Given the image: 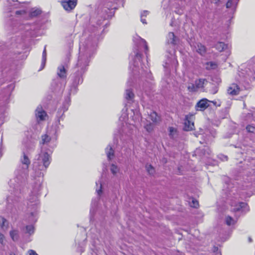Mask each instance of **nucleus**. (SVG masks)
Instances as JSON below:
<instances>
[{"instance_id":"nucleus-29","label":"nucleus","mask_w":255,"mask_h":255,"mask_svg":"<svg viewBox=\"0 0 255 255\" xmlns=\"http://www.w3.org/2000/svg\"><path fill=\"white\" fill-rule=\"evenodd\" d=\"M217 67V65L216 63L213 62H207L206 63V69L210 70V69H216Z\"/></svg>"},{"instance_id":"nucleus-35","label":"nucleus","mask_w":255,"mask_h":255,"mask_svg":"<svg viewBox=\"0 0 255 255\" xmlns=\"http://www.w3.org/2000/svg\"><path fill=\"white\" fill-rule=\"evenodd\" d=\"M149 13V12L148 11H146V10H145V11H143L141 13V21L143 23V24H146V22L145 21V19L144 18H143L144 17V14H148Z\"/></svg>"},{"instance_id":"nucleus-51","label":"nucleus","mask_w":255,"mask_h":255,"mask_svg":"<svg viewBox=\"0 0 255 255\" xmlns=\"http://www.w3.org/2000/svg\"><path fill=\"white\" fill-rule=\"evenodd\" d=\"M101 24V22H98V24L99 25H100Z\"/></svg>"},{"instance_id":"nucleus-10","label":"nucleus","mask_w":255,"mask_h":255,"mask_svg":"<svg viewBox=\"0 0 255 255\" xmlns=\"http://www.w3.org/2000/svg\"><path fill=\"white\" fill-rule=\"evenodd\" d=\"M141 57V55L138 52H135V60L134 61L133 67L132 68V70L133 71H135L136 70V67L139 66V63L141 65L140 63V59Z\"/></svg>"},{"instance_id":"nucleus-34","label":"nucleus","mask_w":255,"mask_h":255,"mask_svg":"<svg viewBox=\"0 0 255 255\" xmlns=\"http://www.w3.org/2000/svg\"><path fill=\"white\" fill-rule=\"evenodd\" d=\"M41 13V10L38 9H32L30 12V14L32 16H36Z\"/></svg>"},{"instance_id":"nucleus-55","label":"nucleus","mask_w":255,"mask_h":255,"mask_svg":"<svg viewBox=\"0 0 255 255\" xmlns=\"http://www.w3.org/2000/svg\"><path fill=\"white\" fill-rule=\"evenodd\" d=\"M147 14H144V17H146Z\"/></svg>"},{"instance_id":"nucleus-48","label":"nucleus","mask_w":255,"mask_h":255,"mask_svg":"<svg viewBox=\"0 0 255 255\" xmlns=\"http://www.w3.org/2000/svg\"><path fill=\"white\" fill-rule=\"evenodd\" d=\"M223 157H224V159H223V160H227V158H227V156H223Z\"/></svg>"},{"instance_id":"nucleus-38","label":"nucleus","mask_w":255,"mask_h":255,"mask_svg":"<svg viewBox=\"0 0 255 255\" xmlns=\"http://www.w3.org/2000/svg\"><path fill=\"white\" fill-rule=\"evenodd\" d=\"M98 184H99V185H100V189H96V192H97L98 195L99 196H100V194H101L102 193V190H101V189H102V184H101V182H99V183L97 182V183H96V185H97V186H98Z\"/></svg>"},{"instance_id":"nucleus-53","label":"nucleus","mask_w":255,"mask_h":255,"mask_svg":"<svg viewBox=\"0 0 255 255\" xmlns=\"http://www.w3.org/2000/svg\"><path fill=\"white\" fill-rule=\"evenodd\" d=\"M80 81H81L80 78H79V80H78V83H79L80 82Z\"/></svg>"},{"instance_id":"nucleus-17","label":"nucleus","mask_w":255,"mask_h":255,"mask_svg":"<svg viewBox=\"0 0 255 255\" xmlns=\"http://www.w3.org/2000/svg\"><path fill=\"white\" fill-rule=\"evenodd\" d=\"M106 152L107 155L108 159L110 160L114 157V151L112 147L109 145L106 149Z\"/></svg>"},{"instance_id":"nucleus-7","label":"nucleus","mask_w":255,"mask_h":255,"mask_svg":"<svg viewBox=\"0 0 255 255\" xmlns=\"http://www.w3.org/2000/svg\"><path fill=\"white\" fill-rule=\"evenodd\" d=\"M35 116L38 121H43L46 116V112L42 109L41 106L37 107L35 110Z\"/></svg>"},{"instance_id":"nucleus-6","label":"nucleus","mask_w":255,"mask_h":255,"mask_svg":"<svg viewBox=\"0 0 255 255\" xmlns=\"http://www.w3.org/2000/svg\"><path fill=\"white\" fill-rule=\"evenodd\" d=\"M193 50L196 51L201 55H203L206 53V48L205 46L200 43H195L191 45Z\"/></svg>"},{"instance_id":"nucleus-56","label":"nucleus","mask_w":255,"mask_h":255,"mask_svg":"<svg viewBox=\"0 0 255 255\" xmlns=\"http://www.w3.org/2000/svg\"><path fill=\"white\" fill-rule=\"evenodd\" d=\"M12 1H16L17 0H11Z\"/></svg>"},{"instance_id":"nucleus-18","label":"nucleus","mask_w":255,"mask_h":255,"mask_svg":"<svg viewBox=\"0 0 255 255\" xmlns=\"http://www.w3.org/2000/svg\"><path fill=\"white\" fill-rule=\"evenodd\" d=\"M134 95L131 89H127L126 90L125 98L127 100L131 101L133 99Z\"/></svg>"},{"instance_id":"nucleus-37","label":"nucleus","mask_w":255,"mask_h":255,"mask_svg":"<svg viewBox=\"0 0 255 255\" xmlns=\"http://www.w3.org/2000/svg\"><path fill=\"white\" fill-rule=\"evenodd\" d=\"M198 202L197 200L193 199L192 201V203L190 204V206L191 207H193L194 208H197L198 206Z\"/></svg>"},{"instance_id":"nucleus-14","label":"nucleus","mask_w":255,"mask_h":255,"mask_svg":"<svg viewBox=\"0 0 255 255\" xmlns=\"http://www.w3.org/2000/svg\"><path fill=\"white\" fill-rule=\"evenodd\" d=\"M57 75L61 78L66 77V70L63 65H60L58 67Z\"/></svg>"},{"instance_id":"nucleus-13","label":"nucleus","mask_w":255,"mask_h":255,"mask_svg":"<svg viewBox=\"0 0 255 255\" xmlns=\"http://www.w3.org/2000/svg\"><path fill=\"white\" fill-rule=\"evenodd\" d=\"M20 161L22 164L25 166L26 168H28L30 163V160L28 156L24 152L22 153V156L20 158Z\"/></svg>"},{"instance_id":"nucleus-44","label":"nucleus","mask_w":255,"mask_h":255,"mask_svg":"<svg viewBox=\"0 0 255 255\" xmlns=\"http://www.w3.org/2000/svg\"><path fill=\"white\" fill-rule=\"evenodd\" d=\"M25 11L24 10H17L16 11L15 13L16 14H22L25 13Z\"/></svg>"},{"instance_id":"nucleus-32","label":"nucleus","mask_w":255,"mask_h":255,"mask_svg":"<svg viewBox=\"0 0 255 255\" xmlns=\"http://www.w3.org/2000/svg\"><path fill=\"white\" fill-rule=\"evenodd\" d=\"M146 169L149 174L152 175L155 172L154 168L150 164H147L146 165Z\"/></svg>"},{"instance_id":"nucleus-4","label":"nucleus","mask_w":255,"mask_h":255,"mask_svg":"<svg viewBox=\"0 0 255 255\" xmlns=\"http://www.w3.org/2000/svg\"><path fill=\"white\" fill-rule=\"evenodd\" d=\"M210 101L207 99H203L200 100L196 105L195 108L197 111H204L209 106Z\"/></svg>"},{"instance_id":"nucleus-43","label":"nucleus","mask_w":255,"mask_h":255,"mask_svg":"<svg viewBox=\"0 0 255 255\" xmlns=\"http://www.w3.org/2000/svg\"><path fill=\"white\" fill-rule=\"evenodd\" d=\"M96 205H97L96 202V201L95 202L94 200H93L92 202V204H91L92 208L91 209V210H90L91 212H92V209L94 207H96Z\"/></svg>"},{"instance_id":"nucleus-22","label":"nucleus","mask_w":255,"mask_h":255,"mask_svg":"<svg viewBox=\"0 0 255 255\" xmlns=\"http://www.w3.org/2000/svg\"><path fill=\"white\" fill-rule=\"evenodd\" d=\"M24 232L25 233L28 234L30 235L33 234L34 232V228L33 225L32 224L27 225L25 228Z\"/></svg>"},{"instance_id":"nucleus-30","label":"nucleus","mask_w":255,"mask_h":255,"mask_svg":"<svg viewBox=\"0 0 255 255\" xmlns=\"http://www.w3.org/2000/svg\"><path fill=\"white\" fill-rule=\"evenodd\" d=\"M46 60V46L44 47V50L42 53V64L41 65L42 66L41 69H43L45 66Z\"/></svg>"},{"instance_id":"nucleus-11","label":"nucleus","mask_w":255,"mask_h":255,"mask_svg":"<svg viewBox=\"0 0 255 255\" xmlns=\"http://www.w3.org/2000/svg\"><path fill=\"white\" fill-rule=\"evenodd\" d=\"M177 41V38L173 32H169L167 36V42L168 44L175 45Z\"/></svg>"},{"instance_id":"nucleus-28","label":"nucleus","mask_w":255,"mask_h":255,"mask_svg":"<svg viewBox=\"0 0 255 255\" xmlns=\"http://www.w3.org/2000/svg\"><path fill=\"white\" fill-rule=\"evenodd\" d=\"M236 222V221L233 219L231 217L227 216L226 217V223L228 225L230 226L234 225L235 224Z\"/></svg>"},{"instance_id":"nucleus-49","label":"nucleus","mask_w":255,"mask_h":255,"mask_svg":"<svg viewBox=\"0 0 255 255\" xmlns=\"http://www.w3.org/2000/svg\"><path fill=\"white\" fill-rule=\"evenodd\" d=\"M173 62L175 63H177V61H176V59H174V61H173Z\"/></svg>"},{"instance_id":"nucleus-36","label":"nucleus","mask_w":255,"mask_h":255,"mask_svg":"<svg viewBox=\"0 0 255 255\" xmlns=\"http://www.w3.org/2000/svg\"><path fill=\"white\" fill-rule=\"evenodd\" d=\"M144 127L148 132L151 131L153 128V125L151 124H147Z\"/></svg>"},{"instance_id":"nucleus-33","label":"nucleus","mask_w":255,"mask_h":255,"mask_svg":"<svg viewBox=\"0 0 255 255\" xmlns=\"http://www.w3.org/2000/svg\"><path fill=\"white\" fill-rule=\"evenodd\" d=\"M188 89L190 92H195V91H197V89L196 87L195 84H189L188 86Z\"/></svg>"},{"instance_id":"nucleus-57","label":"nucleus","mask_w":255,"mask_h":255,"mask_svg":"<svg viewBox=\"0 0 255 255\" xmlns=\"http://www.w3.org/2000/svg\"><path fill=\"white\" fill-rule=\"evenodd\" d=\"M10 255H15L13 254H10Z\"/></svg>"},{"instance_id":"nucleus-27","label":"nucleus","mask_w":255,"mask_h":255,"mask_svg":"<svg viewBox=\"0 0 255 255\" xmlns=\"http://www.w3.org/2000/svg\"><path fill=\"white\" fill-rule=\"evenodd\" d=\"M246 206V204L245 203L241 202V203H239V204L237 205V207L236 208H234L233 210L235 212L240 211H243V209L244 208H245Z\"/></svg>"},{"instance_id":"nucleus-45","label":"nucleus","mask_w":255,"mask_h":255,"mask_svg":"<svg viewBox=\"0 0 255 255\" xmlns=\"http://www.w3.org/2000/svg\"><path fill=\"white\" fill-rule=\"evenodd\" d=\"M34 146H35L34 144L32 143L31 147L27 149V151L28 152V151L33 150L34 149Z\"/></svg>"},{"instance_id":"nucleus-15","label":"nucleus","mask_w":255,"mask_h":255,"mask_svg":"<svg viewBox=\"0 0 255 255\" xmlns=\"http://www.w3.org/2000/svg\"><path fill=\"white\" fill-rule=\"evenodd\" d=\"M207 83V81L205 79H199L196 80L195 84L197 90L200 89H203Z\"/></svg>"},{"instance_id":"nucleus-21","label":"nucleus","mask_w":255,"mask_h":255,"mask_svg":"<svg viewBox=\"0 0 255 255\" xmlns=\"http://www.w3.org/2000/svg\"><path fill=\"white\" fill-rule=\"evenodd\" d=\"M227 46L224 42H219L215 45V48L220 52H222L224 50Z\"/></svg>"},{"instance_id":"nucleus-50","label":"nucleus","mask_w":255,"mask_h":255,"mask_svg":"<svg viewBox=\"0 0 255 255\" xmlns=\"http://www.w3.org/2000/svg\"><path fill=\"white\" fill-rule=\"evenodd\" d=\"M249 242H252V239L251 238H249Z\"/></svg>"},{"instance_id":"nucleus-2","label":"nucleus","mask_w":255,"mask_h":255,"mask_svg":"<svg viewBox=\"0 0 255 255\" xmlns=\"http://www.w3.org/2000/svg\"><path fill=\"white\" fill-rule=\"evenodd\" d=\"M194 116L193 115H188L186 116L184 122V129L185 130L189 131L194 129Z\"/></svg>"},{"instance_id":"nucleus-20","label":"nucleus","mask_w":255,"mask_h":255,"mask_svg":"<svg viewBox=\"0 0 255 255\" xmlns=\"http://www.w3.org/2000/svg\"><path fill=\"white\" fill-rule=\"evenodd\" d=\"M169 135L172 138H174L177 135V131L176 128L174 127L168 128Z\"/></svg>"},{"instance_id":"nucleus-24","label":"nucleus","mask_w":255,"mask_h":255,"mask_svg":"<svg viewBox=\"0 0 255 255\" xmlns=\"http://www.w3.org/2000/svg\"><path fill=\"white\" fill-rule=\"evenodd\" d=\"M51 140V137L45 134L41 136V141L40 142V144H42L43 145L47 144Z\"/></svg>"},{"instance_id":"nucleus-39","label":"nucleus","mask_w":255,"mask_h":255,"mask_svg":"<svg viewBox=\"0 0 255 255\" xmlns=\"http://www.w3.org/2000/svg\"><path fill=\"white\" fill-rule=\"evenodd\" d=\"M5 238L3 234L0 233V243L2 245H4L5 244Z\"/></svg>"},{"instance_id":"nucleus-54","label":"nucleus","mask_w":255,"mask_h":255,"mask_svg":"<svg viewBox=\"0 0 255 255\" xmlns=\"http://www.w3.org/2000/svg\"><path fill=\"white\" fill-rule=\"evenodd\" d=\"M217 254H218V255H221L220 253H217Z\"/></svg>"},{"instance_id":"nucleus-9","label":"nucleus","mask_w":255,"mask_h":255,"mask_svg":"<svg viewBox=\"0 0 255 255\" xmlns=\"http://www.w3.org/2000/svg\"><path fill=\"white\" fill-rule=\"evenodd\" d=\"M28 202L27 203L28 207L37 205L38 204V194L34 193V195H30L28 199Z\"/></svg>"},{"instance_id":"nucleus-31","label":"nucleus","mask_w":255,"mask_h":255,"mask_svg":"<svg viewBox=\"0 0 255 255\" xmlns=\"http://www.w3.org/2000/svg\"><path fill=\"white\" fill-rule=\"evenodd\" d=\"M7 221L4 218H0V226L3 230L7 228V225H5V224H7Z\"/></svg>"},{"instance_id":"nucleus-23","label":"nucleus","mask_w":255,"mask_h":255,"mask_svg":"<svg viewBox=\"0 0 255 255\" xmlns=\"http://www.w3.org/2000/svg\"><path fill=\"white\" fill-rule=\"evenodd\" d=\"M10 236L13 241H16L18 239V231L17 230H12L10 232Z\"/></svg>"},{"instance_id":"nucleus-42","label":"nucleus","mask_w":255,"mask_h":255,"mask_svg":"<svg viewBox=\"0 0 255 255\" xmlns=\"http://www.w3.org/2000/svg\"><path fill=\"white\" fill-rule=\"evenodd\" d=\"M28 252L29 255H38L34 250H29Z\"/></svg>"},{"instance_id":"nucleus-47","label":"nucleus","mask_w":255,"mask_h":255,"mask_svg":"<svg viewBox=\"0 0 255 255\" xmlns=\"http://www.w3.org/2000/svg\"><path fill=\"white\" fill-rule=\"evenodd\" d=\"M219 0H212V2L214 3L217 4Z\"/></svg>"},{"instance_id":"nucleus-25","label":"nucleus","mask_w":255,"mask_h":255,"mask_svg":"<svg viewBox=\"0 0 255 255\" xmlns=\"http://www.w3.org/2000/svg\"><path fill=\"white\" fill-rule=\"evenodd\" d=\"M27 220L31 224L35 223L37 221L36 213L35 212H31Z\"/></svg>"},{"instance_id":"nucleus-16","label":"nucleus","mask_w":255,"mask_h":255,"mask_svg":"<svg viewBox=\"0 0 255 255\" xmlns=\"http://www.w3.org/2000/svg\"><path fill=\"white\" fill-rule=\"evenodd\" d=\"M239 1V0H228L226 3V7L235 10Z\"/></svg>"},{"instance_id":"nucleus-52","label":"nucleus","mask_w":255,"mask_h":255,"mask_svg":"<svg viewBox=\"0 0 255 255\" xmlns=\"http://www.w3.org/2000/svg\"><path fill=\"white\" fill-rule=\"evenodd\" d=\"M167 65H168V63H166V65L165 66V67H168Z\"/></svg>"},{"instance_id":"nucleus-1","label":"nucleus","mask_w":255,"mask_h":255,"mask_svg":"<svg viewBox=\"0 0 255 255\" xmlns=\"http://www.w3.org/2000/svg\"><path fill=\"white\" fill-rule=\"evenodd\" d=\"M51 162V157L47 152L43 151L37 156L33 163V170L35 177L39 178L41 181L43 176V171H45Z\"/></svg>"},{"instance_id":"nucleus-8","label":"nucleus","mask_w":255,"mask_h":255,"mask_svg":"<svg viewBox=\"0 0 255 255\" xmlns=\"http://www.w3.org/2000/svg\"><path fill=\"white\" fill-rule=\"evenodd\" d=\"M240 89L236 84H232L228 89V93L229 94L234 96L239 94Z\"/></svg>"},{"instance_id":"nucleus-5","label":"nucleus","mask_w":255,"mask_h":255,"mask_svg":"<svg viewBox=\"0 0 255 255\" xmlns=\"http://www.w3.org/2000/svg\"><path fill=\"white\" fill-rule=\"evenodd\" d=\"M89 60L85 56H80L79 58L77 66L81 69L80 72H84V68L88 66Z\"/></svg>"},{"instance_id":"nucleus-41","label":"nucleus","mask_w":255,"mask_h":255,"mask_svg":"<svg viewBox=\"0 0 255 255\" xmlns=\"http://www.w3.org/2000/svg\"><path fill=\"white\" fill-rule=\"evenodd\" d=\"M246 129L249 132H253L255 130V128L249 125L246 127Z\"/></svg>"},{"instance_id":"nucleus-26","label":"nucleus","mask_w":255,"mask_h":255,"mask_svg":"<svg viewBox=\"0 0 255 255\" xmlns=\"http://www.w3.org/2000/svg\"><path fill=\"white\" fill-rule=\"evenodd\" d=\"M110 170L113 175H116L120 171V168L117 165L112 164L111 166Z\"/></svg>"},{"instance_id":"nucleus-3","label":"nucleus","mask_w":255,"mask_h":255,"mask_svg":"<svg viewBox=\"0 0 255 255\" xmlns=\"http://www.w3.org/2000/svg\"><path fill=\"white\" fill-rule=\"evenodd\" d=\"M77 0H66L61 2L63 8L67 11H70L76 6Z\"/></svg>"},{"instance_id":"nucleus-46","label":"nucleus","mask_w":255,"mask_h":255,"mask_svg":"<svg viewBox=\"0 0 255 255\" xmlns=\"http://www.w3.org/2000/svg\"><path fill=\"white\" fill-rule=\"evenodd\" d=\"M109 16H110V15H109V14H108V13H107L106 14H105V15H104V19L108 18H109Z\"/></svg>"},{"instance_id":"nucleus-40","label":"nucleus","mask_w":255,"mask_h":255,"mask_svg":"<svg viewBox=\"0 0 255 255\" xmlns=\"http://www.w3.org/2000/svg\"><path fill=\"white\" fill-rule=\"evenodd\" d=\"M140 42H141V44L143 45L145 50L146 51L148 50V46H147V43H146V42L145 41V40H144L143 39H141Z\"/></svg>"},{"instance_id":"nucleus-19","label":"nucleus","mask_w":255,"mask_h":255,"mask_svg":"<svg viewBox=\"0 0 255 255\" xmlns=\"http://www.w3.org/2000/svg\"><path fill=\"white\" fill-rule=\"evenodd\" d=\"M119 120L122 123V124L124 127H125L124 124H125L126 126L127 125L128 117V115L126 112L123 113L122 115L119 118Z\"/></svg>"},{"instance_id":"nucleus-12","label":"nucleus","mask_w":255,"mask_h":255,"mask_svg":"<svg viewBox=\"0 0 255 255\" xmlns=\"http://www.w3.org/2000/svg\"><path fill=\"white\" fill-rule=\"evenodd\" d=\"M148 116L153 123H158L161 121L160 117L158 116L157 114L155 112H151Z\"/></svg>"}]
</instances>
